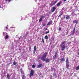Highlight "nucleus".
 <instances>
[{"label": "nucleus", "instance_id": "obj_1", "mask_svg": "<svg viewBox=\"0 0 79 79\" xmlns=\"http://www.w3.org/2000/svg\"><path fill=\"white\" fill-rule=\"evenodd\" d=\"M3 35H4L5 36V40H6V39H8V38H9V36L8 35V34L6 33H4V32H3Z\"/></svg>", "mask_w": 79, "mask_h": 79}, {"label": "nucleus", "instance_id": "obj_2", "mask_svg": "<svg viewBox=\"0 0 79 79\" xmlns=\"http://www.w3.org/2000/svg\"><path fill=\"white\" fill-rule=\"evenodd\" d=\"M33 74H34V70H31L30 72V77H31L32 76H33Z\"/></svg>", "mask_w": 79, "mask_h": 79}, {"label": "nucleus", "instance_id": "obj_3", "mask_svg": "<svg viewBox=\"0 0 79 79\" xmlns=\"http://www.w3.org/2000/svg\"><path fill=\"white\" fill-rule=\"evenodd\" d=\"M55 10H56V7L55 6H53L51 9L52 12H54V11H55Z\"/></svg>", "mask_w": 79, "mask_h": 79}, {"label": "nucleus", "instance_id": "obj_4", "mask_svg": "<svg viewBox=\"0 0 79 79\" xmlns=\"http://www.w3.org/2000/svg\"><path fill=\"white\" fill-rule=\"evenodd\" d=\"M48 54V53L47 52H45L43 54V56H44V57H45V58H46V56H47V55Z\"/></svg>", "mask_w": 79, "mask_h": 79}, {"label": "nucleus", "instance_id": "obj_5", "mask_svg": "<svg viewBox=\"0 0 79 79\" xmlns=\"http://www.w3.org/2000/svg\"><path fill=\"white\" fill-rule=\"evenodd\" d=\"M45 58H46V57H44V56H42L41 58V60L42 61H45Z\"/></svg>", "mask_w": 79, "mask_h": 79}, {"label": "nucleus", "instance_id": "obj_6", "mask_svg": "<svg viewBox=\"0 0 79 79\" xmlns=\"http://www.w3.org/2000/svg\"><path fill=\"white\" fill-rule=\"evenodd\" d=\"M52 24V21H51L48 22V24H47V25L49 26Z\"/></svg>", "mask_w": 79, "mask_h": 79}, {"label": "nucleus", "instance_id": "obj_7", "mask_svg": "<svg viewBox=\"0 0 79 79\" xmlns=\"http://www.w3.org/2000/svg\"><path fill=\"white\" fill-rule=\"evenodd\" d=\"M61 47L62 50H64L65 49V47L64 45H63L62 46V47Z\"/></svg>", "mask_w": 79, "mask_h": 79}, {"label": "nucleus", "instance_id": "obj_8", "mask_svg": "<svg viewBox=\"0 0 79 79\" xmlns=\"http://www.w3.org/2000/svg\"><path fill=\"white\" fill-rule=\"evenodd\" d=\"M65 42H66L65 41H64V42H62L60 45V47H62V46L63 45V44H65Z\"/></svg>", "mask_w": 79, "mask_h": 79}, {"label": "nucleus", "instance_id": "obj_9", "mask_svg": "<svg viewBox=\"0 0 79 79\" xmlns=\"http://www.w3.org/2000/svg\"><path fill=\"white\" fill-rule=\"evenodd\" d=\"M50 61V59H47L45 60L46 63H47L49 62Z\"/></svg>", "mask_w": 79, "mask_h": 79}, {"label": "nucleus", "instance_id": "obj_10", "mask_svg": "<svg viewBox=\"0 0 79 79\" xmlns=\"http://www.w3.org/2000/svg\"><path fill=\"white\" fill-rule=\"evenodd\" d=\"M3 7H4V6H3V5L1 4L0 5V8L3 9Z\"/></svg>", "mask_w": 79, "mask_h": 79}, {"label": "nucleus", "instance_id": "obj_11", "mask_svg": "<svg viewBox=\"0 0 79 79\" xmlns=\"http://www.w3.org/2000/svg\"><path fill=\"white\" fill-rule=\"evenodd\" d=\"M75 31H76V28L74 27L73 31L72 33L73 34H74L75 33Z\"/></svg>", "mask_w": 79, "mask_h": 79}, {"label": "nucleus", "instance_id": "obj_12", "mask_svg": "<svg viewBox=\"0 0 79 79\" xmlns=\"http://www.w3.org/2000/svg\"><path fill=\"white\" fill-rule=\"evenodd\" d=\"M66 64H69V61H68V58H67L66 61Z\"/></svg>", "mask_w": 79, "mask_h": 79}, {"label": "nucleus", "instance_id": "obj_13", "mask_svg": "<svg viewBox=\"0 0 79 79\" xmlns=\"http://www.w3.org/2000/svg\"><path fill=\"white\" fill-rule=\"evenodd\" d=\"M73 23H76V24H77L78 23V21L76 20L73 21Z\"/></svg>", "mask_w": 79, "mask_h": 79}, {"label": "nucleus", "instance_id": "obj_14", "mask_svg": "<svg viewBox=\"0 0 79 79\" xmlns=\"http://www.w3.org/2000/svg\"><path fill=\"white\" fill-rule=\"evenodd\" d=\"M61 2L60 1V2L58 3L57 4V6H59L60 5H61Z\"/></svg>", "mask_w": 79, "mask_h": 79}, {"label": "nucleus", "instance_id": "obj_15", "mask_svg": "<svg viewBox=\"0 0 79 79\" xmlns=\"http://www.w3.org/2000/svg\"><path fill=\"white\" fill-rule=\"evenodd\" d=\"M69 64H66V67L67 68H69Z\"/></svg>", "mask_w": 79, "mask_h": 79}, {"label": "nucleus", "instance_id": "obj_16", "mask_svg": "<svg viewBox=\"0 0 79 79\" xmlns=\"http://www.w3.org/2000/svg\"><path fill=\"white\" fill-rule=\"evenodd\" d=\"M41 66H42V64H40L38 65L37 68H40V67H41Z\"/></svg>", "mask_w": 79, "mask_h": 79}, {"label": "nucleus", "instance_id": "obj_17", "mask_svg": "<svg viewBox=\"0 0 79 79\" xmlns=\"http://www.w3.org/2000/svg\"><path fill=\"white\" fill-rule=\"evenodd\" d=\"M22 79H26V77L24 75H23L22 76Z\"/></svg>", "mask_w": 79, "mask_h": 79}, {"label": "nucleus", "instance_id": "obj_18", "mask_svg": "<svg viewBox=\"0 0 79 79\" xmlns=\"http://www.w3.org/2000/svg\"><path fill=\"white\" fill-rule=\"evenodd\" d=\"M44 39H48V36L47 35H46L45 36Z\"/></svg>", "mask_w": 79, "mask_h": 79}, {"label": "nucleus", "instance_id": "obj_19", "mask_svg": "<svg viewBox=\"0 0 79 79\" xmlns=\"http://www.w3.org/2000/svg\"><path fill=\"white\" fill-rule=\"evenodd\" d=\"M37 49V48H36V46H35L34 47V51H36V49Z\"/></svg>", "mask_w": 79, "mask_h": 79}, {"label": "nucleus", "instance_id": "obj_20", "mask_svg": "<svg viewBox=\"0 0 79 79\" xmlns=\"http://www.w3.org/2000/svg\"><path fill=\"white\" fill-rule=\"evenodd\" d=\"M61 61H64V58L63 57L62 58L61 60Z\"/></svg>", "mask_w": 79, "mask_h": 79}, {"label": "nucleus", "instance_id": "obj_21", "mask_svg": "<svg viewBox=\"0 0 79 79\" xmlns=\"http://www.w3.org/2000/svg\"><path fill=\"white\" fill-rule=\"evenodd\" d=\"M69 15H67L66 17V19H69Z\"/></svg>", "mask_w": 79, "mask_h": 79}, {"label": "nucleus", "instance_id": "obj_22", "mask_svg": "<svg viewBox=\"0 0 79 79\" xmlns=\"http://www.w3.org/2000/svg\"><path fill=\"white\" fill-rule=\"evenodd\" d=\"M79 66H78L76 68V70H79Z\"/></svg>", "mask_w": 79, "mask_h": 79}, {"label": "nucleus", "instance_id": "obj_23", "mask_svg": "<svg viewBox=\"0 0 79 79\" xmlns=\"http://www.w3.org/2000/svg\"><path fill=\"white\" fill-rule=\"evenodd\" d=\"M7 77L8 78V79H10V75H9L7 74Z\"/></svg>", "mask_w": 79, "mask_h": 79}, {"label": "nucleus", "instance_id": "obj_24", "mask_svg": "<svg viewBox=\"0 0 79 79\" xmlns=\"http://www.w3.org/2000/svg\"><path fill=\"white\" fill-rule=\"evenodd\" d=\"M42 20V19L41 18H40L39 20V22L40 23V22H41Z\"/></svg>", "mask_w": 79, "mask_h": 79}, {"label": "nucleus", "instance_id": "obj_25", "mask_svg": "<svg viewBox=\"0 0 79 79\" xmlns=\"http://www.w3.org/2000/svg\"><path fill=\"white\" fill-rule=\"evenodd\" d=\"M57 55V53L56 52L55 54V58H56V56Z\"/></svg>", "mask_w": 79, "mask_h": 79}, {"label": "nucleus", "instance_id": "obj_26", "mask_svg": "<svg viewBox=\"0 0 79 79\" xmlns=\"http://www.w3.org/2000/svg\"><path fill=\"white\" fill-rule=\"evenodd\" d=\"M42 42L43 43H44V38H42Z\"/></svg>", "mask_w": 79, "mask_h": 79}, {"label": "nucleus", "instance_id": "obj_27", "mask_svg": "<svg viewBox=\"0 0 79 79\" xmlns=\"http://www.w3.org/2000/svg\"><path fill=\"white\" fill-rule=\"evenodd\" d=\"M13 64L14 65H16V62H14Z\"/></svg>", "mask_w": 79, "mask_h": 79}, {"label": "nucleus", "instance_id": "obj_28", "mask_svg": "<svg viewBox=\"0 0 79 79\" xmlns=\"http://www.w3.org/2000/svg\"><path fill=\"white\" fill-rule=\"evenodd\" d=\"M42 25L43 26H45V24L44 23H43Z\"/></svg>", "mask_w": 79, "mask_h": 79}, {"label": "nucleus", "instance_id": "obj_29", "mask_svg": "<svg viewBox=\"0 0 79 79\" xmlns=\"http://www.w3.org/2000/svg\"><path fill=\"white\" fill-rule=\"evenodd\" d=\"M56 73H53V76H56Z\"/></svg>", "mask_w": 79, "mask_h": 79}, {"label": "nucleus", "instance_id": "obj_30", "mask_svg": "<svg viewBox=\"0 0 79 79\" xmlns=\"http://www.w3.org/2000/svg\"><path fill=\"white\" fill-rule=\"evenodd\" d=\"M32 67L33 68H35V65H33Z\"/></svg>", "mask_w": 79, "mask_h": 79}, {"label": "nucleus", "instance_id": "obj_31", "mask_svg": "<svg viewBox=\"0 0 79 79\" xmlns=\"http://www.w3.org/2000/svg\"><path fill=\"white\" fill-rule=\"evenodd\" d=\"M7 1H8L9 2H11V0H6V2H7Z\"/></svg>", "mask_w": 79, "mask_h": 79}, {"label": "nucleus", "instance_id": "obj_32", "mask_svg": "<svg viewBox=\"0 0 79 79\" xmlns=\"http://www.w3.org/2000/svg\"><path fill=\"white\" fill-rule=\"evenodd\" d=\"M45 18V17H44V16L42 15V16H41V18H42H42Z\"/></svg>", "mask_w": 79, "mask_h": 79}, {"label": "nucleus", "instance_id": "obj_33", "mask_svg": "<svg viewBox=\"0 0 79 79\" xmlns=\"http://www.w3.org/2000/svg\"><path fill=\"white\" fill-rule=\"evenodd\" d=\"M48 33H49V31H48L47 32H46L45 33L47 34H48Z\"/></svg>", "mask_w": 79, "mask_h": 79}, {"label": "nucleus", "instance_id": "obj_34", "mask_svg": "<svg viewBox=\"0 0 79 79\" xmlns=\"http://www.w3.org/2000/svg\"><path fill=\"white\" fill-rule=\"evenodd\" d=\"M5 29H8V27H6Z\"/></svg>", "mask_w": 79, "mask_h": 79}, {"label": "nucleus", "instance_id": "obj_35", "mask_svg": "<svg viewBox=\"0 0 79 79\" xmlns=\"http://www.w3.org/2000/svg\"><path fill=\"white\" fill-rule=\"evenodd\" d=\"M59 31H60V30H61V28H59Z\"/></svg>", "mask_w": 79, "mask_h": 79}, {"label": "nucleus", "instance_id": "obj_36", "mask_svg": "<svg viewBox=\"0 0 79 79\" xmlns=\"http://www.w3.org/2000/svg\"><path fill=\"white\" fill-rule=\"evenodd\" d=\"M13 27H10V28H13Z\"/></svg>", "mask_w": 79, "mask_h": 79}, {"label": "nucleus", "instance_id": "obj_37", "mask_svg": "<svg viewBox=\"0 0 79 79\" xmlns=\"http://www.w3.org/2000/svg\"><path fill=\"white\" fill-rule=\"evenodd\" d=\"M22 66L23 67L24 66V64H22Z\"/></svg>", "mask_w": 79, "mask_h": 79}, {"label": "nucleus", "instance_id": "obj_38", "mask_svg": "<svg viewBox=\"0 0 79 79\" xmlns=\"http://www.w3.org/2000/svg\"><path fill=\"white\" fill-rule=\"evenodd\" d=\"M35 51H34V52H33V53L34 54V53H35Z\"/></svg>", "mask_w": 79, "mask_h": 79}, {"label": "nucleus", "instance_id": "obj_39", "mask_svg": "<svg viewBox=\"0 0 79 79\" xmlns=\"http://www.w3.org/2000/svg\"><path fill=\"white\" fill-rule=\"evenodd\" d=\"M57 2V1H55V3H56Z\"/></svg>", "mask_w": 79, "mask_h": 79}, {"label": "nucleus", "instance_id": "obj_40", "mask_svg": "<svg viewBox=\"0 0 79 79\" xmlns=\"http://www.w3.org/2000/svg\"><path fill=\"white\" fill-rule=\"evenodd\" d=\"M66 0H64V2H66Z\"/></svg>", "mask_w": 79, "mask_h": 79}, {"label": "nucleus", "instance_id": "obj_41", "mask_svg": "<svg viewBox=\"0 0 79 79\" xmlns=\"http://www.w3.org/2000/svg\"><path fill=\"white\" fill-rule=\"evenodd\" d=\"M66 47L67 48V47H68L67 46H66Z\"/></svg>", "mask_w": 79, "mask_h": 79}, {"label": "nucleus", "instance_id": "obj_42", "mask_svg": "<svg viewBox=\"0 0 79 79\" xmlns=\"http://www.w3.org/2000/svg\"><path fill=\"white\" fill-rule=\"evenodd\" d=\"M70 16H71V15H70Z\"/></svg>", "mask_w": 79, "mask_h": 79}]
</instances>
